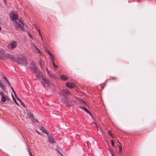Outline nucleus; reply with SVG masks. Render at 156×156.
Here are the masks:
<instances>
[{
    "instance_id": "33",
    "label": "nucleus",
    "mask_w": 156,
    "mask_h": 156,
    "mask_svg": "<svg viewBox=\"0 0 156 156\" xmlns=\"http://www.w3.org/2000/svg\"><path fill=\"white\" fill-rule=\"evenodd\" d=\"M28 152H29V153L30 154V156H33L32 155V154H31V153L30 150H28Z\"/></svg>"
},
{
    "instance_id": "7",
    "label": "nucleus",
    "mask_w": 156,
    "mask_h": 156,
    "mask_svg": "<svg viewBox=\"0 0 156 156\" xmlns=\"http://www.w3.org/2000/svg\"><path fill=\"white\" fill-rule=\"evenodd\" d=\"M59 94L63 96L64 97H65V95H69L70 94L68 89H65L64 90H63L61 92V93H59Z\"/></svg>"
},
{
    "instance_id": "12",
    "label": "nucleus",
    "mask_w": 156,
    "mask_h": 156,
    "mask_svg": "<svg viewBox=\"0 0 156 156\" xmlns=\"http://www.w3.org/2000/svg\"><path fill=\"white\" fill-rule=\"evenodd\" d=\"M43 84L45 86H49L50 85V81L48 79L45 78V80L44 81Z\"/></svg>"
},
{
    "instance_id": "20",
    "label": "nucleus",
    "mask_w": 156,
    "mask_h": 156,
    "mask_svg": "<svg viewBox=\"0 0 156 156\" xmlns=\"http://www.w3.org/2000/svg\"><path fill=\"white\" fill-rule=\"evenodd\" d=\"M17 100L20 102V103H21V104L23 105V106H24V104L23 103L21 100L19 98H17Z\"/></svg>"
},
{
    "instance_id": "4",
    "label": "nucleus",
    "mask_w": 156,
    "mask_h": 156,
    "mask_svg": "<svg viewBox=\"0 0 156 156\" xmlns=\"http://www.w3.org/2000/svg\"><path fill=\"white\" fill-rule=\"evenodd\" d=\"M0 94L1 96V100L3 102H5L6 100H10V99L5 94L2 92L0 93Z\"/></svg>"
},
{
    "instance_id": "43",
    "label": "nucleus",
    "mask_w": 156,
    "mask_h": 156,
    "mask_svg": "<svg viewBox=\"0 0 156 156\" xmlns=\"http://www.w3.org/2000/svg\"><path fill=\"white\" fill-rule=\"evenodd\" d=\"M47 53L49 55V54H51V53H50V52H49V51H48L47 52Z\"/></svg>"
},
{
    "instance_id": "6",
    "label": "nucleus",
    "mask_w": 156,
    "mask_h": 156,
    "mask_svg": "<svg viewBox=\"0 0 156 156\" xmlns=\"http://www.w3.org/2000/svg\"><path fill=\"white\" fill-rule=\"evenodd\" d=\"M48 141L52 145L56 144V143L51 136H49L48 137Z\"/></svg>"
},
{
    "instance_id": "34",
    "label": "nucleus",
    "mask_w": 156,
    "mask_h": 156,
    "mask_svg": "<svg viewBox=\"0 0 156 156\" xmlns=\"http://www.w3.org/2000/svg\"><path fill=\"white\" fill-rule=\"evenodd\" d=\"M11 90H12V91L15 94V91L14 90H13V88L12 87H11Z\"/></svg>"
},
{
    "instance_id": "13",
    "label": "nucleus",
    "mask_w": 156,
    "mask_h": 156,
    "mask_svg": "<svg viewBox=\"0 0 156 156\" xmlns=\"http://www.w3.org/2000/svg\"><path fill=\"white\" fill-rule=\"evenodd\" d=\"M48 73L49 75V76L53 78L54 79H56L57 78L56 76L53 73H50L48 70Z\"/></svg>"
},
{
    "instance_id": "48",
    "label": "nucleus",
    "mask_w": 156,
    "mask_h": 156,
    "mask_svg": "<svg viewBox=\"0 0 156 156\" xmlns=\"http://www.w3.org/2000/svg\"><path fill=\"white\" fill-rule=\"evenodd\" d=\"M60 154H61L62 155V154L61 153H60Z\"/></svg>"
},
{
    "instance_id": "17",
    "label": "nucleus",
    "mask_w": 156,
    "mask_h": 156,
    "mask_svg": "<svg viewBox=\"0 0 156 156\" xmlns=\"http://www.w3.org/2000/svg\"><path fill=\"white\" fill-rule=\"evenodd\" d=\"M27 113L30 119H33V117H34L33 114L31 113L30 112H28Z\"/></svg>"
},
{
    "instance_id": "25",
    "label": "nucleus",
    "mask_w": 156,
    "mask_h": 156,
    "mask_svg": "<svg viewBox=\"0 0 156 156\" xmlns=\"http://www.w3.org/2000/svg\"><path fill=\"white\" fill-rule=\"evenodd\" d=\"M100 130L101 131V134L102 135V136H104V135H105V133L103 132L102 129H101L100 128Z\"/></svg>"
},
{
    "instance_id": "5",
    "label": "nucleus",
    "mask_w": 156,
    "mask_h": 156,
    "mask_svg": "<svg viewBox=\"0 0 156 156\" xmlns=\"http://www.w3.org/2000/svg\"><path fill=\"white\" fill-rule=\"evenodd\" d=\"M5 58L8 60H9L14 61L15 60V58L14 56L11 54L6 53L4 55Z\"/></svg>"
},
{
    "instance_id": "16",
    "label": "nucleus",
    "mask_w": 156,
    "mask_h": 156,
    "mask_svg": "<svg viewBox=\"0 0 156 156\" xmlns=\"http://www.w3.org/2000/svg\"><path fill=\"white\" fill-rule=\"evenodd\" d=\"M42 75L41 77H39L38 78L39 79V80L43 84L44 80H45V78H40V77H41L42 76Z\"/></svg>"
},
{
    "instance_id": "14",
    "label": "nucleus",
    "mask_w": 156,
    "mask_h": 156,
    "mask_svg": "<svg viewBox=\"0 0 156 156\" xmlns=\"http://www.w3.org/2000/svg\"><path fill=\"white\" fill-rule=\"evenodd\" d=\"M2 83H3V82L2 81L0 80V87L3 90H4L5 89V86L2 84Z\"/></svg>"
},
{
    "instance_id": "32",
    "label": "nucleus",
    "mask_w": 156,
    "mask_h": 156,
    "mask_svg": "<svg viewBox=\"0 0 156 156\" xmlns=\"http://www.w3.org/2000/svg\"><path fill=\"white\" fill-rule=\"evenodd\" d=\"M29 35L32 39L34 40V37H32V36H31V35L29 33Z\"/></svg>"
},
{
    "instance_id": "3",
    "label": "nucleus",
    "mask_w": 156,
    "mask_h": 156,
    "mask_svg": "<svg viewBox=\"0 0 156 156\" xmlns=\"http://www.w3.org/2000/svg\"><path fill=\"white\" fill-rule=\"evenodd\" d=\"M18 63L20 65H26L27 64L25 58L23 57L19 58L17 60Z\"/></svg>"
},
{
    "instance_id": "36",
    "label": "nucleus",
    "mask_w": 156,
    "mask_h": 156,
    "mask_svg": "<svg viewBox=\"0 0 156 156\" xmlns=\"http://www.w3.org/2000/svg\"><path fill=\"white\" fill-rule=\"evenodd\" d=\"M38 31L39 33V34L41 36V35H42V34H41V33L40 31L39 30H38Z\"/></svg>"
},
{
    "instance_id": "40",
    "label": "nucleus",
    "mask_w": 156,
    "mask_h": 156,
    "mask_svg": "<svg viewBox=\"0 0 156 156\" xmlns=\"http://www.w3.org/2000/svg\"><path fill=\"white\" fill-rule=\"evenodd\" d=\"M4 77L6 81L8 80V79L5 76H4Z\"/></svg>"
},
{
    "instance_id": "23",
    "label": "nucleus",
    "mask_w": 156,
    "mask_h": 156,
    "mask_svg": "<svg viewBox=\"0 0 156 156\" xmlns=\"http://www.w3.org/2000/svg\"><path fill=\"white\" fill-rule=\"evenodd\" d=\"M52 65L55 68H57L58 67V66L56 65L54 63V61H52Z\"/></svg>"
},
{
    "instance_id": "26",
    "label": "nucleus",
    "mask_w": 156,
    "mask_h": 156,
    "mask_svg": "<svg viewBox=\"0 0 156 156\" xmlns=\"http://www.w3.org/2000/svg\"><path fill=\"white\" fill-rule=\"evenodd\" d=\"M18 27L21 29V30H24L23 27V26H22L20 24V25H19Z\"/></svg>"
},
{
    "instance_id": "39",
    "label": "nucleus",
    "mask_w": 156,
    "mask_h": 156,
    "mask_svg": "<svg viewBox=\"0 0 156 156\" xmlns=\"http://www.w3.org/2000/svg\"><path fill=\"white\" fill-rule=\"evenodd\" d=\"M7 81V82L8 83V84H9V85L10 86V85H10V83H9V81L8 80L7 81Z\"/></svg>"
},
{
    "instance_id": "38",
    "label": "nucleus",
    "mask_w": 156,
    "mask_h": 156,
    "mask_svg": "<svg viewBox=\"0 0 156 156\" xmlns=\"http://www.w3.org/2000/svg\"><path fill=\"white\" fill-rule=\"evenodd\" d=\"M41 40L42 41H43V36H42V35H41Z\"/></svg>"
},
{
    "instance_id": "2",
    "label": "nucleus",
    "mask_w": 156,
    "mask_h": 156,
    "mask_svg": "<svg viewBox=\"0 0 156 156\" xmlns=\"http://www.w3.org/2000/svg\"><path fill=\"white\" fill-rule=\"evenodd\" d=\"M17 45V43L16 41H13L9 44L7 45V47L8 48L10 49H14L16 48Z\"/></svg>"
},
{
    "instance_id": "28",
    "label": "nucleus",
    "mask_w": 156,
    "mask_h": 156,
    "mask_svg": "<svg viewBox=\"0 0 156 156\" xmlns=\"http://www.w3.org/2000/svg\"><path fill=\"white\" fill-rule=\"evenodd\" d=\"M15 23L16 26V27H18L19 25H20V24H19L16 21L15 22Z\"/></svg>"
},
{
    "instance_id": "41",
    "label": "nucleus",
    "mask_w": 156,
    "mask_h": 156,
    "mask_svg": "<svg viewBox=\"0 0 156 156\" xmlns=\"http://www.w3.org/2000/svg\"><path fill=\"white\" fill-rule=\"evenodd\" d=\"M44 133H45L47 135H48V133L46 131H45Z\"/></svg>"
},
{
    "instance_id": "44",
    "label": "nucleus",
    "mask_w": 156,
    "mask_h": 156,
    "mask_svg": "<svg viewBox=\"0 0 156 156\" xmlns=\"http://www.w3.org/2000/svg\"><path fill=\"white\" fill-rule=\"evenodd\" d=\"M36 132H37L38 134H39L41 135V134L40 133H39L38 131H36Z\"/></svg>"
},
{
    "instance_id": "8",
    "label": "nucleus",
    "mask_w": 156,
    "mask_h": 156,
    "mask_svg": "<svg viewBox=\"0 0 156 156\" xmlns=\"http://www.w3.org/2000/svg\"><path fill=\"white\" fill-rule=\"evenodd\" d=\"M9 17L10 19L12 20L15 21L18 20V16L16 14L14 13L12 14V15H10Z\"/></svg>"
},
{
    "instance_id": "1",
    "label": "nucleus",
    "mask_w": 156,
    "mask_h": 156,
    "mask_svg": "<svg viewBox=\"0 0 156 156\" xmlns=\"http://www.w3.org/2000/svg\"><path fill=\"white\" fill-rule=\"evenodd\" d=\"M31 65H33L31 67V69L33 72L36 73L35 75L37 78L39 77H41L42 74L41 72L39 71L37 68L35 66V64L33 63H31Z\"/></svg>"
},
{
    "instance_id": "29",
    "label": "nucleus",
    "mask_w": 156,
    "mask_h": 156,
    "mask_svg": "<svg viewBox=\"0 0 156 156\" xmlns=\"http://www.w3.org/2000/svg\"><path fill=\"white\" fill-rule=\"evenodd\" d=\"M39 64L41 66V69H43V68L42 66V65H41V61H39Z\"/></svg>"
},
{
    "instance_id": "9",
    "label": "nucleus",
    "mask_w": 156,
    "mask_h": 156,
    "mask_svg": "<svg viewBox=\"0 0 156 156\" xmlns=\"http://www.w3.org/2000/svg\"><path fill=\"white\" fill-rule=\"evenodd\" d=\"M68 98L67 97H64L61 99V101L62 103L65 104L66 105H69Z\"/></svg>"
},
{
    "instance_id": "47",
    "label": "nucleus",
    "mask_w": 156,
    "mask_h": 156,
    "mask_svg": "<svg viewBox=\"0 0 156 156\" xmlns=\"http://www.w3.org/2000/svg\"><path fill=\"white\" fill-rule=\"evenodd\" d=\"M2 30V28L0 26V30Z\"/></svg>"
},
{
    "instance_id": "46",
    "label": "nucleus",
    "mask_w": 156,
    "mask_h": 156,
    "mask_svg": "<svg viewBox=\"0 0 156 156\" xmlns=\"http://www.w3.org/2000/svg\"><path fill=\"white\" fill-rule=\"evenodd\" d=\"M82 102L83 103H85H85H85V101H84L82 100Z\"/></svg>"
},
{
    "instance_id": "18",
    "label": "nucleus",
    "mask_w": 156,
    "mask_h": 156,
    "mask_svg": "<svg viewBox=\"0 0 156 156\" xmlns=\"http://www.w3.org/2000/svg\"><path fill=\"white\" fill-rule=\"evenodd\" d=\"M49 55L50 58V59L52 60V61L55 60L54 58L51 54H49Z\"/></svg>"
},
{
    "instance_id": "10",
    "label": "nucleus",
    "mask_w": 156,
    "mask_h": 156,
    "mask_svg": "<svg viewBox=\"0 0 156 156\" xmlns=\"http://www.w3.org/2000/svg\"><path fill=\"white\" fill-rule=\"evenodd\" d=\"M31 48L34 51L36 52H40V50L34 44H31Z\"/></svg>"
},
{
    "instance_id": "24",
    "label": "nucleus",
    "mask_w": 156,
    "mask_h": 156,
    "mask_svg": "<svg viewBox=\"0 0 156 156\" xmlns=\"http://www.w3.org/2000/svg\"><path fill=\"white\" fill-rule=\"evenodd\" d=\"M80 108L82 109H83V110H84L85 111H87V109L85 107H84L81 106V107H80Z\"/></svg>"
},
{
    "instance_id": "42",
    "label": "nucleus",
    "mask_w": 156,
    "mask_h": 156,
    "mask_svg": "<svg viewBox=\"0 0 156 156\" xmlns=\"http://www.w3.org/2000/svg\"><path fill=\"white\" fill-rule=\"evenodd\" d=\"M90 115L92 116V114L89 112V113H88Z\"/></svg>"
},
{
    "instance_id": "45",
    "label": "nucleus",
    "mask_w": 156,
    "mask_h": 156,
    "mask_svg": "<svg viewBox=\"0 0 156 156\" xmlns=\"http://www.w3.org/2000/svg\"><path fill=\"white\" fill-rule=\"evenodd\" d=\"M87 113H89V112L88 111V110H87V111H86Z\"/></svg>"
},
{
    "instance_id": "11",
    "label": "nucleus",
    "mask_w": 156,
    "mask_h": 156,
    "mask_svg": "<svg viewBox=\"0 0 156 156\" xmlns=\"http://www.w3.org/2000/svg\"><path fill=\"white\" fill-rule=\"evenodd\" d=\"M66 86L70 89H72L74 87L75 84L73 83L68 82L66 84Z\"/></svg>"
},
{
    "instance_id": "22",
    "label": "nucleus",
    "mask_w": 156,
    "mask_h": 156,
    "mask_svg": "<svg viewBox=\"0 0 156 156\" xmlns=\"http://www.w3.org/2000/svg\"><path fill=\"white\" fill-rule=\"evenodd\" d=\"M119 143L120 144V145L119 146V152L120 153L121 152V150H122V147L121 145V144L120 143Z\"/></svg>"
},
{
    "instance_id": "31",
    "label": "nucleus",
    "mask_w": 156,
    "mask_h": 156,
    "mask_svg": "<svg viewBox=\"0 0 156 156\" xmlns=\"http://www.w3.org/2000/svg\"><path fill=\"white\" fill-rule=\"evenodd\" d=\"M19 21L20 23H21L23 24V26H24V24L22 22V21L21 20L19 19Z\"/></svg>"
},
{
    "instance_id": "19",
    "label": "nucleus",
    "mask_w": 156,
    "mask_h": 156,
    "mask_svg": "<svg viewBox=\"0 0 156 156\" xmlns=\"http://www.w3.org/2000/svg\"><path fill=\"white\" fill-rule=\"evenodd\" d=\"M31 120L34 123H36V122H38L37 120L36 119H35L34 117H33V119H31Z\"/></svg>"
},
{
    "instance_id": "37",
    "label": "nucleus",
    "mask_w": 156,
    "mask_h": 156,
    "mask_svg": "<svg viewBox=\"0 0 156 156\" xmlns=\"http://www.w3.org/2000/svg\"><path fill=\"white\" fill-rule=\"evenodd\" d=\"M12 97H13V99H14V101H15V102H16V103L17 104H18V103H17V101H16V99L14 98L13 97V96H12Z\"/></svg>"
},
{
    "instance_id": "35",
    "label": "nucleus",
    "mask_w": 156,
    "mask_h": 156,
    "mask_svg": "<svg viewBox=\"0 0 156 156\" xmlns=\"http://www.w3.org/2000/svg\"><path fill=\"white\" fill-rule=\"evenodd\" d=\"M111 143H112V146H114V142H113V140H111Z\"/></svg>"
},
{
    "instance_id": "27",
    "label": "nucleus",
    "mask_w": 156,
    "mask_h": 156,
    "mask_svg": "<svg viewBox=\"0 0 156 156\" xmlns=\"http://www.w3.org/2000/svg\"><path fill=\"white\" fill-rule=\"evenodd\" d=\"M40 129L44 132L46 131V130L43 127H41Z\"/></svg>"
},
{
    "instance_id": "21",
    "label": "nucleus",
    "mask_w": 156,
    "mask_h": 156,
    "mask_svg": "<svg viewBox=\"0 0 156 156\" xmlns=\"http://www.w3.org/2000/svg\"><path fill=\"white\" fill-rule=\"evenodd\" d=\"M4 53V51L3 49L0 50V55H3Z\"/></svg>"
},
{
    "instance_id": "30",
    "label": "nucleus",
    "mask_w": 156,
    "mask_h": 156,
    "mask_svg": "<svg viewBox=\"0 0 156 156\" xmlns=\"http://www.w3.org/2000/svg\"><path fill=\"white\" fill-rule=\"evenodd\" d=\"M108 134L109 135H110L111 136H112V133L110 132V130H108Z\"/></svg>"
},
{
    "instance_id": "15",
    "label": "nucleus",
    "mask_w": 156,
    "mask_h": 156,
    "mask_svg": "<svg viewBox=\"0 0 156 156\" xmlns=\"http://www.w3.org/2000/svg\"><path fill=\"white\" fill-rule=\"evenodd\" d=\"M61 78L62 80H66L68 79V78L65 76L64 75H61Z\"/></svg>"
}]
</instances>
